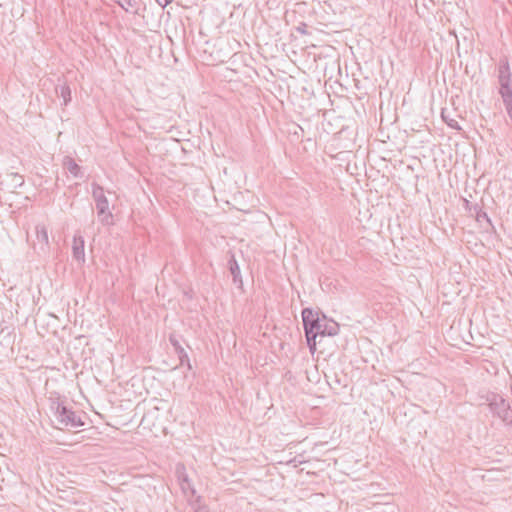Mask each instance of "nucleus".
<instances>
[{
	"instance_id": "f257e3e1",
	"label": "nucleus",
	"mask_w": 512,
	"mask_h": 512,
	"mask_svg": "<svg viewBox=\"0 0 512 512\" xmlns=\"http://www.w3.org/2000/svg\"><path fill=\"white\" fill-rule=\"evenodd\" d=\"M303 327L307 340L308 347L313 353L316 350V337L321 336H335L339 333V325L333 320H327L323 315L321 319L317 312L310 308L302 310Z\"/></svg>"
},
{
	"instance_id": "f03ea898",
	"label": "nucleus",
	"mask_w": 512,
	"mask_h": 512,
	"mask_svg": "<svg viewBox=\"0 0 512 512\" xmlns=\"http://www.w3.org/2000/svg\"><path fill=\"white\" fill-rule=\"evenodd\" d=\"M51 410L54 412L57 421L65 427L77 428L85 424L75 411L68 408L59 400L52 401Z\"/></svg>"
},
{
	"instance_id": "7ed1b4c3",
	"label": "nucleus",
	"mask_w": 512,
	"mask_h": 512,
	"mask_svg": "<svg viewBox=\"0 0 512 512\" xmlns=\"http://www.w3.org/2000/svg\"><path fill=\"white\" fill-rule=\"evenodd\" d=\"M486 401L490 411L499 417L504 423L512 421V409L510 404L500 395L489 393Z\"/></svg>"
},
{
	"instance_id": "20e7f679",
	"label": "nucleus",
	"mask_w": 512,
	"mask_h": 512,
	"mask_svg": "<svg viewBox=\"0 0 512 512\" xmlns=\"http://www.w3.org/2000/svg\"><path fill=\"white\" fill-rule=\"evenodd\" d=\"M92 197L95 201L98 217L104 224H109L112 213L109 208V201L105 195L104 188L97 183H92Z\"/></svg>"
},
{
	"instance_id": "39448f33",
	"label": "nucleus",
	"mask_w": 512,
	"mask_h": 512,
	"mask_svg": "<svg viewBox=\"0 0 512 512\" xmlns=\"http://www.w3.org/2000/svg\"><path fill=\"white\" fill-rule=\"evenodd\" d=\"M169 342L174 347V350L176 354L178 355V358L180 360V365H186L187 368L190 370L192 369L188 354L184 350V348L180 345L179 340L177 339L175 334H170L169 336Z\"/></svg>"
},
{
	"instance_id": "423d86ee",
	"label": "nucleus",
	"mask_w": 512,
	"mask_h": 512,
	"mask_svg": "<svg viewBox=\"0 0 512 512\" xmlns=\"http://www.w3.org/2000/svg\"><path fill=\"white\" fill-rule=\"evenodd\" d=\"M84 239L81 235H75L73 239L72 255L78 262H85Z\"/></svg>"
},
{
	"instance_id": "0eeeda50",
	"label": "nucleus",
	"mask_w": 512,
	"mask_h": 512,
	"mask_svg": "<svg viewBox=\"0 0 512 512\" xmlns=\"http://www.w3.org/2000/svg\"><path fill=\"white\" fill-rule=\"evenodd\" d=\"M176 474H177V478H178V481L180 483V486H181V489L183 490V492L187 493L190 491V492L194 493L191 482L188 478L186 469L183 464L177 465Z\"/></svg>"
},
{
	"instance_id": "6e6552de",
	"label": "nucleus",
	"mask_w": 512,
	"mask_h": 512,
	"mask_svg": "<svg viewBox=\"0 0 512 512\" xmlns=\"http://www.w3.org/2000/svg\"><path fill=\"white\" fill-rule=\"evenodd\" d=\"M37 243L42 251H46L49 247L48 231L45 225L38 224L35 227Z\"/></svg>"
},
{
	"instance_id": "1a4fd4ad",
	"label": "nucleus",
	"mask_w": 512,
	"mask_h": 512,
	"mask_svg": "<svg viewBox=\"0 0 512 512\" xmlns=\"http://www.w3.org/2000/svg\"><path fill=\"white\" fill-rule=\"evenodd\" d=\"M510 67L506 59L501 60L498 66V82L500 85L510 83Z\"/></svg>"
},
{
	"instance_id": "9d476101",
	"label": "nucleus",
	"mask_w": 512,
	"mask_h": 512,
	"mask_svg": "<svg viewBox=\"0 0 512 512\" xmlns=\"http://www.w3.org/2000/svg\"><path fill=\"white\" fill-rule=\"evenodd\" d=\"M63 166L64 168L72 174L74 177L78 178L81 177V168L80 166L74 161L73 158L66 156L63 160Z\"/></svg>"
},
{
	"instance_id": "9b49d317",
	"label": "nucleus",
	"mask_w": 512,
	"mask_h": 512,
	"mask_svg": "<svg viewBox=\"0 0 512 512\" xmlns=\"http://www.w3.org/2000/svg\"><path fill=\"white\" fill-rule=\"evenodd\" d=\"M476 221L486 230L489 231L491 229L492 232H495V227L492 224L490 218L488 217L487 213L485 211H482L481 209L477 211L476 213Z\"/></svg>"
},
{
	"instance_id": "f8f14e48",
	"label": "nucleus",
	"mask_w": 512,
	"mask_h": 512,
	"mask_svg": "<svg viewBox=\"0 0 512 512\" xmlns=\"http://www.w3.org/2000/svg\"><path fill=\"white\" fill-rule=\"evenodd\" d=\"M56 93L63 99V105H67L71 101V90L67 84L56 87Z\"/></svg>"
},
{
	"instance_id": "ddd939ff",
	"label": "nucleus",
	"mask_w": 512,
	"mask_h": 512,
	"mask_svg": "<svg viewBox=\"0 0 512 512\" xmlns=\"http://www.w3.org/2000/svg\"><path fill=\"white\" fill-rule=\"evenodd\" d=\"M126 12L137 13V0H114Z\"/></svg>"
},
{
	"instance_id": "4468645a",
	"label": "nucleus",
	"mask_w": 512,
	"mask_h": 512,
	"mask_svg": "<svg viewBox=\"0 0 512 512\" xmlns=\"http://www.w3.org/2000/svg\"><path fill=\"white\" fill-rule=\"evenodd\" d=\"M441 117L443 119V121L452 129H455V130H461V127L458 123L457 120H455L454 118L450 117V114L449 112L446 110V109H442L441 111Z\"/></svg>"
},
{
	"instance_id": "2eb2a0df",
	"label": "nucleus",
	"mask_w": 512,
	"mask_h": 512,
	"mask_svg": "<svg viewBox=\"0 0 512 512\" xmlns=\"http://www.w3.org/2000/svg\"><path fill=\"white\" fill-rule=\"evenodd\" d=\"M499 93L503 99V102H505L506 100H512V89L510 83L500 85Z\"/></svg>"
},
{
	"instance_id": "dca6fc26",
	"label": "nucleus",
	"mask_w": 512,
	"mask_h": 512,
	"mask_svg": "<svg viewBox=\"0 0 512 512\" xmlns=\"http://www.w3.org/2000/svg\"><path fill=\"white\" fill-rule=\"evenodd\" d=\"M229 264H230V267H229L230 268V272L233 275V280H234V282H237L238 277L240 276V268H239V266H238V264H237L235 259H232L229 262Z\"/></svg>"
},
{
	"instance_id": "f3484780",
	"label": "nucleus",
	"mask_w": 512,
	"mask_h": 512,
	"mask_svg": "<svg viewBox=\"0 0 512 512\" xmlns=\"http://www.w3.org/2000/svg\"><path fill=\"white\" fill-rule=\"evenodd\" d=\"M8 177L11 179L12 185L14 188L20 187L24 184V179L21 175L18 173H11L8 175Z\"/></svg>"
},
{
	"instance_id": "a211bd4d",
	"label": "nucleus",
	"mask_w": 512,
	"mask_h": 512,
	"mask_svg": "<svg viewBox=\"0 0 512 512\" xmlns=\"http://www.w3.org/2000/svg\"><path fill=\"white\" fill-rule=\"evenodd\" d=\"M308 26L306 23L304 22H301L297 27H296V31L299 32L300 34H303V35H307L309 34L308 30H307Z\"/></svg>"
},
{
	"instance_id": "6ab92c4d",
	"label": "nucleus",
	"mask_w": 512,
	"mask_h": 512,
	"mask_svg": "<svg viewBox=\"0 0 512 512\" xmlns=\"http://www.w3.org/2000/svg\"><path fill=\"white\" fill-rule=\"evenodd\" d=\"M172 1L173 0H156V2L163 8L170 4Z\"/></svg>"
},
{
	"instance_id": "aec40b11",
	"label": "nucleus",
	"mask_w": 512,
	"mask_h": 512,
	"mask_svg": "<svg viewBox=\"0 0 512 512\" xmlns=\"http://www.w3.org/2000/svg\"><path fill=\"white\" fill-rule=\"evenodd\" d=\"M505 424L512 427V421L511 422H506Z\"/></svg>"
}]
</instances>
